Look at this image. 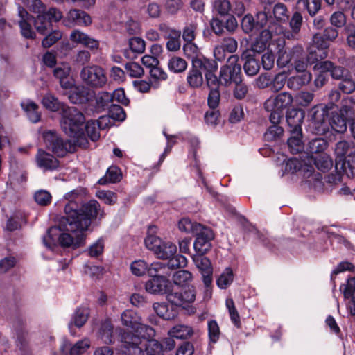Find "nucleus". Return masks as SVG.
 <instances>
[{"label":"nucleus","instance_id":"8fccbe9b","mask_svg":"<svg viewBox=\"0 0 355 355\" xmlns=\"http://www.w3.org/2000/svg\"><path fill=\"white\" fill-rule=\"evenodd\" d=\"M91 342L87 338H85L76 343L70 348V355H81L85 353L90 347Z\"/></svg>","mask_w":355,"mask_h":355},{"label":"nucleus","instance_id":"c85d7f7f","mask_svg":"<svg viewBox=\"0 0 355 355\" xmlns=\"http://www.w3.org/2000/svg\"><path fill=\"white\" fill-rule=\"evenodd\" d=\"M296 76H291L287 80V86L291 89H298L301 87L309 84L312 75L310 72L298 73Z\"/></svg>","mask_w":355,"mask_h":355},{"label":"nucleus","instance_id":"39448f33","mask_svg":"<svg viewBox=\"0 0 355 355\" xmlns=\"http://www.w3.org/2000/svg\"><path fill=\"white\" fill-rule=\"evenodd\" d=\"M282 176L290 175L299 178L303 184L317 191L323 189L322 175L315 172L313 167L305 160L292 158L286 160L282 166Z\"/></svg>","mask_w":355,"mask_h":355},{"label":"nucleus","instance_id":"e433bc0d","mask_svg":"<svg viewBox=\"0 0 355 355\" xmlns=\"http://www.w3.org/2000/svg\"><path fill=\"white\" fill-rule=\"evenodd\" d=\"M42 103L46 109L51 112H57L60 110L62 111V108L67 106L60 103L55 96L49 93L43 97Z\"/></svg>","mask_w":355,"mask_h":355},{"label":"nucleus","instance_id":"1a4fd4ad","mask_svg":"<svg viewBox=\"0 0 355 355\" xmlns=\"http://www.w3.org/2000/svg\"><path fill=\"white\" fill-rule=\"evenodd\" d=\"M329 44L321 37L314 35L312 40V44L308 48L309 54L306 61L297 60L295 62L294 68L297 73L309 72L306 69L308 64H311L320 60H323L327 57V49Z\"/></svg>","mask_w":355,"mask_h":355},{"label":"nucleus","instance_id":"f8f14e48","mask_svg":"<svg viewBox=\"0 0 355 355\" xmlns=\"http://www.w3.org/2000/svg\"><path fill=\"white\" fill-rule=\"evenodd\" d=\"M67 96L69 101L73 104L86 105L88 108L90 101L94 96V90L83 85H76L74 81L73 86L68 89Z\"/></svg>","mask_w":355,"mask_h":355},{"label":"nucleus","instance_id":"6ab92c4d","mask_svg":"<svg viewBox=\"0 0 355 355\" xmlns=\"http://www.w3.org/2000/svg\"><path fill=\"white\" fill-rule=\"evenodd\" d=\"M112 103L111 94L107 92H101L96 94L94 91V96L92 98L88 109L92 112H100L106 107H110Z\"/></svg>","mask_w":355,"mask_h":355},{"label":"nucleus","instance_id":"cd10ccee","mask_svg":"<svg viewBox=\"0 0 355 355\" xmlns=\"http://www.w3.org/2000/svg\"><path fill=\"white\" fill-rule=\"evenodd\" d=\"M304 119V112L297 109L289 110L286 113V121L291 129H295V132L302 130L301 124Z\"/></svg>","mask_w":355,"mask_h":355},{"label":"nucleus","instance_id":"13d9d810","mask_svg":"<svg viewBox=\"0 0 355 355\" xmlns=\"http://www.w3.org/2000/svg\"><path fill=\"white\" fill-rule=\"evenodd\" d=\"M109 115L114 121H123L125 119L126 114L123 109L115 104L109 107Z\"/></svg>","mask_w":355,"mask_h":355},{"label":"nucleus","instance_id":"c9c22d12","mask_svg":"<svg viewBox=\"0 0 355 355\" xmlns=\"http://www.w3.org/2000/svg\"><path fill=\"white\" fill-rule=\"evenodd\" d=\"M202 226L201 224L193 222L186 218L181 219L178 223V228L181 232L193 235L198 232Z\"/></svg>","mask_w":355,"mask_h":355},{"label":"nucleus","instance_id":"de8ad7c7","mask_svg":"<svg viewBox=\"0 0 355 355\" xmlns=\"http://www.w3.org/2000/svg\"><path fill=\"white\" fill-rule=\"evenodd\" d=\"M194 67H199L200 69L205 71L206 73H214L218 69V64L215 60L207 59L204 56L201 59L195 61Z\"/></svg>","mask_w":355,"mask_h":355},{"label":"nucleus","instance_id":"a878e982","mask_svg":"<svg viewBox=\"0 0 355 355\" xmlns=\"http://www.w3.org/2000/svg\"><path fill=\"white\" fill-rule=\"evenodd\" d=\"M242 58L245 61L243 69L245 73L250 76L256 75L260 69L259 60L251 54L250 51H248L243 53Z\"/></svg>","mask_w":355,"mask_h":355},{"label":"nucleus","instance_id":"4c0bfd02","mask_svg":"<svg viewBox=\"0 0 355 355\" xmlns=\"http://www.w3.org/2000/svg\"><path fill=\"white\" fill-rule=\"evenodd\" d=\"M291 136L288 139V145L292 153H297L303 149L301 139V130L295 132V129H290Z\"/></svg>","mask_w":355,"mask_h":355},{"label":"nucleus","instance_id":"bf43d9fd","mask_svg":"<svg viewBox=\"0 0 355 355\" xmlns=\"http://www.w3.org/2000/svg\"><path fill=\"white\" fill-rule=\"evenodd\" d=\"M313 98V93L307 91H302L295 96V101L299 105L306 107L311 103Z\"/></svg>","mask_w":355,"mask_h":355},{"label":"nucleus","instance_id":"4be33fe9","mask_svg":"<svg viewBox=\"0 0 355 355\" xmlns=\"http://www.w3.org/2000/svg\"><path fill=\"white\" fill-rule=\"evenodd\" d=\"M69 39L72 42L83 45L90 49H97L99 46V42L97 40L77 29L71 33Z\"/></svg>","mask_w":355,"mask_h":355},{"label":"nucleus","instance_id":"ddd939ff","mask_svg":"<svg viewBox=\"0 0 355 355\" xmlns=\"http://www.w3.org/2000/svg\"><path fill=\"white\" fill-rule=\"evenodd\" d=\"M43 137L46 146L58 156H64L70 148V144L68 141H64L54 131L45 132Z\"/></svg>","mask_w":355,"mask_h":355},{"label":"nucleus","instance_id":"7ed1b4c3","mask_svg":"<svg viewBox=\"0 0 355 355\" xmlns=\"http://www.w3.org/2000/svg\"><path fill=\"white\" fill-rule=\"evenodd\" d=\"M123 325L131 329L132 333L122 335L121 340L124 347L129 351V355H143V350L139 347L141 338L154 337L155 331L153 328L142 323L141 318L132 310H126L121 314Z\"/></svg>","mask_w":355,"mask_h":355},{"label":"nucleus","instance_id":"603ef678","mask_svg":"<svg viewBox=\"0 0 355 355\" xmlns=\"http://www.w3.org/2000/svg\"><path fill=\"white\" fill-rule=\"evenodd\" d=\"M198 24L196 21L187 23L182 31V38L185 42H193L196 37Z\"/></svg>","mask_w":355,"mask_h":355},{"label":"nucleus","instance_id":"a18cd8bd","mask_svg":"<svg viewBox=\"0 0 355 355\" xmlns=\"http://www.w3.org/2000/svg\"><path fill=\"white\" fill-rule=\"evenodd\" d=\"M193 278L192 274L184 270L175 272L173 275V281L174 284L180 287H187L188 284L191 282Z\"/></svg>","mask_w":355,"mask_h":355},{"label":"nucleus","instance_id":"052dcab7","mask_svg":"<svg viewBox=\"0 0 355 355\" xmlns=\"http://www.w3.org/2000/svg\"><path fill=\"white\" fill-rule=\"evenodd\" d=\"M311 16H314L320 9L322 0H301Z\"/></svg>","mask_w":355,"mask_h":355},{"label":"nucleus","instance_id":"a19ab883","mask_svg":"<svg viewBox=\"0 0 355 355\" xmlns=\"http://www.w3.org/2000/svg\"><path fill=\"white\" fill-rule=\"evenodd\" d=\"M311 160L313 161L318 169L322 171L329 170L333 165L331 159L325 153L319 154L315 157H312Z\"/></svg>","mask_w":355,"mask_h":355},{"label":"nucleus","instance_id":"20e7f679","mask_svg":"<svg viewBox=\"0 0 355 355\" xmlns=\"http://www.w3.org/2000/svg\"><path fill=\"white\" fill-rule=\"evenodd\" d=\"M156 227H150L148 235L144 240L146 247L153 252L156 257L162 259H169L166 266L169 268H181L186 266L187 260L183 255L175 256L177 252V246L168 240H163L153 234Z\"/></svg>","mask_w":355,"mask_h":355},{"label":"nucleus","instance_id":"58836bf2","mask_svg":"<svg viewBox=\"0 0 355 355\" xmlns=\"http://www.w3.org/2000/svg\"><path fill=\"white\" fill-rule=\"evenodd\" d=\"M153 338H141V343L139 347H140L143 342H146L145 349L147 355H160L163 350V347L157 340L153 339ZM141 348L142 349L141 347Z\"/></svg>","mask_w":355,"mask_h":355},{"label":"nucleus","instance_id":"473e14b6","mask_svg":"<svg viewBox=\"0 0 355 355\" xmlns=\"http://www.w3.org/2000/svg\"><path fill=\"white\" fill-rule=\"evenodd\" d=\"M80 212L91 222V218H96L100 211V205L96 200H92L80 205Z\"/></svg>","mask_w":355,"mask_h":355},{"label":"nucleus","instance_id":"0eeeda50","mask_svg":"<svg viewBox=\"0 0 355 355\" xmlns=\"http://www.w3.org/2000/svg\"><path fill=\"white\" fill-rule=\"evenodd\" d=\"M171 269L162 262L152 263L148 268V274L151 279L145 284L146 292L151 294L168 295L170 293L171 283L168 277L171 275Z\"/></svg>","mask_w":355,"mask_h":355},{"label":"nucleus","instance_id":"72a5a7b5","mask_svg":"<svg viewBox=\"0 0 355 355\" xmlns=\"http://www.w3.org/2000/svg\"><path fill=\"white\" fill-rule=\"evenodd\" d=\"M21 107L32 123H37L40 119L38 105L34 102L27 100L21 103Z\"/></svg>","mask_w":355,"mask_h":355},{"label":"nucleus","instance_id":"f704fd0d","mask_svg":"<svg viewBox=\"0 0 355 355\" xmlns=\"http://www.w3.org/2000/svg\"><path fill=\"white\" fill-rule=\"evenodd\" d=\"M183 51L184 55L191 60L193 66H194L196 60L201 59L203 56L200 48L193 42H185L183 46Z\"/></svg>","mask_w":355,"mask_h":355},{"label":"nucleus","instance_id":"7c9ffc66","mask_svg":"<svg viewBox=\"0 0 355 355\" xmlns=\"http://www.w3.org/2000/svg\"><path fill=\"white\" fill-rule=\"evenodd\" d=\"M154 311L157 315L164 320H172L177 315L176 309L165 302H155L153 305Z\"/></svg>","mask_w":355,"mask_h":355},{"label":"nucleus","instance_id":"dca6fc26","mask_svg":"<svg viewBox=\"0 0 355 355\" xmlns=\"http://www.w3.org/2000/svg\"><path fill=\"white\" fill-rule=\"evenodd\" d=\"M293 98L288 92H282L277 96H272L264 103L266 110H280L283 111L288 106L291 105Z\"/></svg>","mask_w":355,"mask_h":355},{"label":"nucleus","instance_id":"c03bdc74","mask_svg":"<svg viewBox=\"0 0 355 355\" xmlns=\"http://www.w3.org/2000/svg\"><path fill=\"white\" fill-rule=\"evenodd\" d=\"M234 273L230 268H226L216 279L217 286L220 289H226L234 281Z\"/></svg>","mask_w":355,"mask_h":355},{"label":"nucleus","instance_id":"5fc2aeb1","mask_svg":"<svg viewBox=\"0 0 355 355\" xmlns=\"http://www.w3.org/2000/svg\"><path fill=\"white\" fill-rule=\"evenodd\" d=\"M34 199L36 203L40 206H46L51 203L52 196L46 190L40 189L35 191Z\"/></svg>","mask_w":355,"mask_h":355},{"label":"nucleus","instance_id":"2f4dec72","mask_svg":"<svg viewBox=\"0 0 355 355\" xmlns=\"http://www.w3.org/2000/svg\"><path fill=\"white\" fill-rule=\"evenodd\" d=\"M193 334V329L190 326L185 324H177L168 331V335L171 338L178 339H188Z\"/></svg>","mask_w":355,"mask_h":355},{"label":"nucleus","instance_id":"6e6552de","mask_svg":"<svg viewBox=\"0 0 355 355\" xmlns=\"http://www.w3.org/2000/svg\"><path fill=\"white\" fill-rule=\"evenodd\" d=\"M85 119L83 114L74 107L66 106L62 108L61 126L64 132L74 139L73 142L83 145L80 141L83 136V125Z\"/></svg>","mask_w":355,"mask_h":355},{"label":"nucleus","instance_id":"f3484780","mask_svg":"<svg viewBox=\"0 0 355 355\" xmlns=\"http://www.w3.org/2000/svg\"><path fill=\"white\" fill-rule=\"evenodd\" d=\"M193 261L202 276L205 285L207 287L209 286L212 282L213 273L209 259L202 256V254H196L193 256Z\"/></svg>","mask_w":355,"mask_h":355},{"label":"nucleus","instance_id":"774afa93","mask_svg":"<svg viewBox=\"0 0 355 355\" xmlns=\"http://www.w3.org/2000/svg\"><path fill=\"white\" fill-rule=\"evenodd\" d=\"M343 173L348 177H354L355 175V157L354 159L345 158L342 164Z\"/></svg>","mask_w":355,"mask_h":355},{"label":"nucleus","instance_id":"680f3d73","mask_svg":"<svg viewBox=\"0 0 355 355\" xmlns=\"http://www.w3.org/2000/svg\"><path fill=\"white\" fill-rule=\"evenodd\" d=\"M241 27L246 33H251L254 31H258L254 19L250 15H246L242 19Z\"/></svg>","mask_w":355,"mask_h":355},{"label":"nucleus","instance_id":"393cba45","mask_svg":"<svg viewBox=\"0 0 355 355\" xmlns=\"http://www.w3.org/2000/svg\"><path fill=\"white\" fill-rule=\"evenodd\" d=\"M18 13L20 17L19 21V26L21 28V32L23 36L27 38H31L34 35V32L31 28V22L32 18L29 15L28 12L24 8L19 6Z\"/></svg>","mask_w":355,"mask_h":355},{"label":"nucleus","instance_id":"5701e85b","mask_svg":"<svg viewBox=\"0 0 355 355\" xmlns=\"http://www.w3.org/2000/svg\"><path fill=\"white\" fill-rule=\"evenodd\" d=\"M89 310L87 307H79L73 313L71 320L68 324L70 334L75 336L73 327L81 328L87 321L89 316Z\"/></svg>","mask_w":355,"mask_h":355},{"label":"nucleus","instance_id":"f03ea898","mask_svg":"<svg viewBox=\"0 0 355 355\" xmlns=\"http://www.w3.org/2000/svg\"><path fill=\"white\" fill-rule=\"evenodd\" d=\"M293 37L289 33H284L283 27L277 24H270L268 28L263 30L259 38L252 45V51L261 53L266 47L268 51L262 55V66L266 70H270L275 63L274 53L278 55L277 64L285 66L292 59V55L285 49V38Z\"/></svg>","mask_w":355,"mask_h":355},{"label":"nucleus","instance_id":"9b49d317","mask_svg":"<svg viewBox=\"0 0 355 355\" xmlns=\"http://www.w3.org/2000/svg\"><path fill=\"white\" fill-rule=\"evenodd\" d=\"M80 76L85 85L94 88H101L107 81L104 69L95 64L84 67Z\"/></svg>","mask_w":355,"mask_h":355},{"label":"nucleus","instance_id":"aec40b11","mask_svg":"<svg viewBox=\"0 0 355 355\" xmlns=\"http://www.w3.org/2000/svg\"><path fill=\"white\" fill-rule=\"evenodd\" d=\"M71 69L69 63L63 62L55 67L53 70V75L59 80L60 87L66 90L73 86V80L69 78Z\"/></svg>","mask_w":355,"mask_h":355},{"label":"nucleus","instance_id":"79ce46f5","mask_svg":"<svg viewBox=\"0 0 355 355\" xmlns=\"http://www.w3.org/2000/svg\"><path fill=\"white\" fill-rule=\"evenodd\" d=\"M241 73H233L232 69L222 67L220 71V83L225 86L229 85L232 81L240 82Z\"/></svg>","mask_w":355,"mask_h":355},{"label":"nucleus","instance_id":"b1692460","mask_svg":"<svg viewBox=\"0 0 355 355\" xmlns=\"http://www.w3.org/2000/svg\"><path fill=\"white\" fill-rule=\"evenodd\" d=\"M316 68L320 69L322 71H328L330 73L332 78L341 80L347 76V73H350V72L340 66H335L330 61H323L319 62L316 63Z\"/></svg>","mask_w":355,"mask_h":355},{"label":"nucleus","instance_id":"338daca9","mask_svg":"<svg viewBox=\"0 0 355 355\" xmlns=\"http://www.w3.org/2000/svg\"><path fill=\"white\" fill-rule=\"evenodd\" d=\"M284 132V130L279 125H271L264 135L267 141H274L280 137Z\"/></svg>","mask_w":355,"mask_h":355},{"label":"nucleus","instance_id":"a211bd4d","mask_svg":"<svg viewBox=\"0 0 355 355\" xmlns=\"http://www.w3.org/2000/svg\"><path fill=\"white\" fill-rule=\"evenodd\" d=\"M63 21L67 26H88L92 24V19L85 12L73 9L68 12Z\"/></svg>","mask_w":355,"mask_h":355},{"label":"nucleus","instance_id":"ea45409f","mask_svg":"<svg viewBox=\"0 0 355 355\" xmlns=\"http://www.w3.org/2000/svg\"><path fill=\"white\" fill-rule=\"evenodd\" d=\"M113 327L109 320H105L101 323L98 333V337L105 344L112 343Z\"/></svg>","mask_w":355,"mask_h":355},{"label":"nucleus","instance_id":"412c9836","mask_svg":"<svg viewBox=\"0 0 355 355\" xmlns=\"http://www.w3.org/2000/svg\"><path fill=\"white\" fill-rule=\"evenodd\" d=\"M37 166L44 171H52L59 166L58 159L44 150L39 149L35 156Z\"/></svg>","mask_w":355,"mask_h":355},{"label":"nucleus","instance_id":"f257e3e1","mask_svg":"<svg viewBox=\"0 0 355 355\" xmlns=\"http://www.w3.org/2000/svg\"><path fill=\"white\" fill-rule=\"evenodd\" d=\"M82 191L81 189H76L64 194L65 216L58 226L50 227L43 237V243L47 249L54 251L58 245L77 248L85 244L90 221L80 212Z\"/></svg>","mask_w":355,"mask_h":355},{"label":"nucleus","instance_id":"6e6d98bb","mask_svg":"<svg viewBox=\"0 0 355 355\" xmlns=\"http://www.w3.org/2000/svg\"><path fill=\"white\" fill-rule=\"evenodd\" d=\"M149 267L144 260H136L130 264V270L135 276H142L148 272Z\"/></svg>","mask_w":355,"mask_h":355},{"label":"nucleus","instance_id":"4468645a","mask_svg":"<svg viewBox=\"0 0 355 355\" xmlns=\"http://www.w3.org/2000/svg\"><path fill=\"white\" fill-rule=\"evenodd\" d=\"M168 301L176 306L184 307L193 303L196 299V291L193 286H187L181 291H172L166 295Z\"/></svg>","mask_w":355,"mask_h":355},{"label":"nucleus","instance_id":"c756f323","mask_svg":"<svg viewBox=\"0 0 355 355\" xmlns=\"http://www.w3.org/2000/svg\"><path fill=\"white\" fill-rule=\"evenodd\" d=\"M310 115L313 122L317 127L318 132H324L327 126L324 124L326 110L324 108L320 109L318 106H314L310 111Z\"/></svg>","mask_w":355,"mask_h":355},{"label":"nucleus","instance_id":"864d4df0","mask_svg":"<svg viewBox=\"0 0 355 355\" xmlns=\"http://www.w3.org/2000/svg\"><path fill=\"white\" fill-rule=\"evenodd\" d=\"M302 23V16L300 12H295L290 21V27L292 30V33L289 31H286L283 29V32L284 33H289L293 35L291 38L294 37V35L297 34L300 32L301 26ZM291 39V37L289 38Z\"/></svg>","mask_w":355,"mask_h":355},{"label":"nucleus","instance_id":"bb28decb","mask_svg":"<svg viewBox=\"0 0 355 355\" xmlns=\"http://www.w3.org/2000/svg\"><path fill=\"white\" fill-rule=\"evenodd\" d=\"M160 30L166 33H167L168 31L169 32L168 35L169 40L166 43L167 49L171 51H175L180 49L181 46L180 41V31L170 29L164 24L160 26Z\"/></svg>","mask_w":355,"mask_h":355},{"label":"nucleus","instance_id":"9d476101","mask_svg":"<svg viewBox=\"0 0 355 355\" xmlns=\"http://www.w3.org/2000/svg\"><path fill=\"white\" fill-rule=\"evenodd\" d=\"M354 98H347L343 101L340 114L332 113L329 120L331 128L336 132L343 133L347 130V119H349L355 113Z\"/></svg>","mask_w":355,"mask_h":355},{"label":"nucleus","instance_id":"2eb2a0df","mask_svg":"<svg viewBox=\"0 0 355 355\" xmlns=\"http://www.w3.org/2000/svg\"><path fill=\"white\" fill-rule=\"evenodd\" d=\"M196 239L193 243L195 250L198 254H203L211 248V240L214 239L212 230L207 227L202 226L196 234Z\"/></svg>","mask_w":355,"mask_h":355},{"label":"nucleus","instance_id":"49530a36","mask_svg":"<svg viewBox=\"0 0 355 355\" xmlns=\"http://www.w3.org/2000/svg\"><path fill=\"white\" fill-rule=\"evenodd\" d=\"M121 173L120 169L116 166L110 167L105 175L98 180L100 184H105L108 182L115 183L120 181Z\"/></svg>","mask_w":355,"mask_h":355},{"label":"nucleus","instance_id":"423d86ee","mask_svg":"<svg viewBox=\"0 0 355 355\" xmlns=\"http://www.w3.org/2000/svg\"><path fill=\"white\" fill-rule=\"evenodd\" d=\"M23 6L31 12L37 14L35 19V27L42 34H46L51 30L52 21H58L62 17L61 12L56 8H51L46 10L44 5L40 0H21Z\"/></svg>","mask_w":355,"mask_h":355},{"label":"nucleus","instance_id":"3c124183","mask_svg":"<svg viewBox=\"0 0 355 355\" xmlns=\"http://www.w3.org/2000/svg\"><path fill=\"white\" fill-rule=\"evenodd\" d=\"M338 88L345 94H351L355 90V81L351 73H347V76L340 80Z\"/></svg>","mask_w":355,"mask_h":355},{"label":"nucleus","instance_id":"e2e57ef3","mask_svg":"<svg viewBox=\"0 0 355 355\" xmlns=\"http://www.w3.org/2000/svg\"><path fill=\"white\" fill-rule=\"evenodd\" d=\"M96 196L98 198L107 205H112L115 203L117 200L116 193L111 191H98Z\"/></svg>","mask_w":355,"mask_h":355},{"label":"nucleus","instance_id":"4d7b16f0","mask_svg":"<svg viewBox=\"0 0 355 355\" xmlns=\"http://www.w3.org/2000/svg\"><path fill=\"white\" fill-rule=\"evenodd\" d=\"M105 243L102 238L94 241L88 248L87 252L91 257H98L104 250Z\"/></svg>","mask_w":355,"mask_h":355},{"label":"nucleus","instance_id":"69168bd1","mask_svg":"<svg viewBox=\"0 0 355 355\" xmlns=\"http://www.w3.org/2000/svg\"><path fill=\"white\" fill-rule=\"evenodd\" d=\"M87 136L93 141H96L100 137L99 128L97 123L94 121H89L85 125Z\"/></svg>","mask_w":355,"mask_h":355},{"label":"nucleus","instance_id":"09e8293b","mask_svg":"<svg viewBox=\"0 0 355 355\" xmlns=\"http://www.w3.org/2000/svg\"><path fill=\"white\" fill-rule=\"evenodd\" d=\"M168 69L174 73H181L187 67V63L184 59L180 57L171 58L168 63Z\"/></svg>","mask_w":355,"mask_h":355},{"label":"nucleus","instance_id":"37998d69","mask_svg":"<svg viewBox=\"0 0 355 355\" xmlns=\"http://www.w3.org/2000/svg\"><path fill=\"white\" fill-rule=\"evenodd\" d=\"M187 80L191 87H200L203 83V77L199 67H195L192 65V68L188 73Z\"/></svg>","mask_w":355,"mask_h":355},{"label":"nucleus","instance_id":"0e129e2a","mask_svg":"<svg viewBox=\"0 0 355 355\" xmlns=\"http://www.w3.org/2000/svg\"><path fill=\"white\" fill-rule=\"evenodd\" d=\"M62 33L60 31H53L51 32L42 41V45L44 48H49L62 37Z\"/></svg>","mask_w":355,"mask_h":355}]
</instances>
